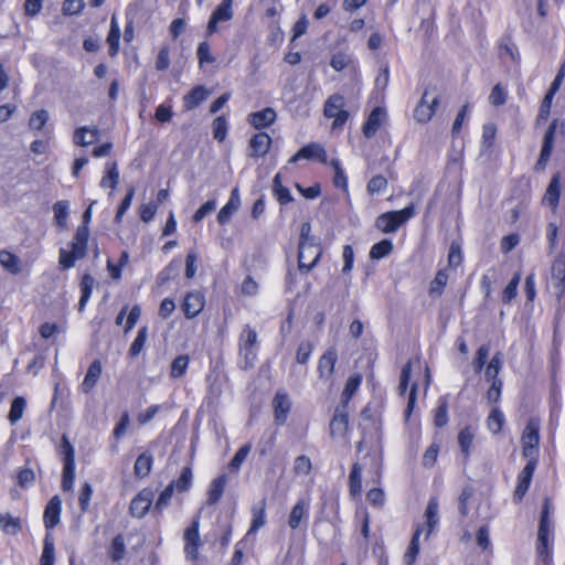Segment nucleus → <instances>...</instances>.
Instances as JSON below:
<instances>
[{"label": "nucleus", "instance_id": "obj_13", "mask_svg": "<svg viewBox=\"0 0 565 565\" xmlns=\"http://www.w3.org/2000/svg\"><path fill=\"white\" fill-rule=\"evenodd\" d=\"M537 461L536 460H527L524 468L518 476V484L514 491V500L520 502L525 495L526 491L532 481L533 473L536 469Z\"/></svg>", "mask_w": 565, "mask_h": 565}, {"label": "nucleus", "instance_id": "obj_22", "mask_svg": "<svg viewBox=\"0 0 565 565\" xmlns=\"http://www.w3.org/2000/svg\"><path fill=\"white\" fill-rule=\"evenodd\" d=\"M210 95V92L202 85L195 86L183 97V107L192 110L202 104Z\"/></svg>", "mask_w": 565, "mask_h": 565}, {"label": "nucleus", "instance_id": "obj_12", "mask_svg": "<svg viewBox=\"0 0 565 565\" xmlns=\"http://www.w3.org/2000/svg\"><path fill=\"white\" fill-rule=\"evenodd\" d=\"M349 418L345 405L335 408L333 418L330 422V435L334 439L344 438L348 431Z\"/></svg>", "mask_w": 565, "mask_h": 565}, {"label": "nucleus", "instance_id": "obj_1", "mask_svg": "<svg viewBox=\"0 0 565 565\" xmlns=\"http://www.w3.org/2000/svg\"><path fill=\"white\" fill-rule=\"evenodd\" d=\"M238 364L246 370L253 367L258 355V334L249 324L244 326L238 337Z\"/></svg>", "mask_w": 565, "mask_h": 565}, {"label": "nucleus", "instance_id": "obj_36", "mask_svg": "<svg viewBox=\"0 0 565 565\" xmlns=\"http://www.w3.org/2000/svg\"><path fill=\"white\" fill-rule=\"evenodd\" d=\"M0 264L6 270L13 275L21 271L20 258L8 250H0Z\"/></svg>", "mask_w": 565, "mask_h": 565}, {"label": "nucleus", "instance_id": "obj_21", "mask_svg": "<svg viewBox=\"0 0 565 565\" xmlns=\"http://www.w3.org/2000/svg\"><path fill=\"white\" fill-rule=\"evenodd\" d=\"M338 359L337 351L334 349H329L319 360L318 363V372L321 379L329 380L331 379L335 362Z\"/></svg>", "mask_w": 565, "mask_h": 565}, {"label": "nucleus", "instance_id": "obj_63", "mask_svg": "<svg viewBox=\"0 0 565 565\" xmlns=\"http://www.w3.org/2000/svg\"><path fill=\"white\" fill-rule=\"evenodd\" d=\"M196 56L201 67L206 63H213L215 61V58L211 54L210 44L206 41L201 42L199 44L196 50Z\"/></svg>", "mask_w": 565, "mask_h": 565}, {"label": "nucleus", "instance_id": "obj_4", "mask_svg": "<svg viewBox=\"0 0 565 565\" xmlns=\"http://www.w3.org/2000/svg\"><path fill=\"white\" fill-rule=\"evenodd\" d=\"M540 420L530 418L522 435V454L527 460H536L540 444Z\"/></svg>", "mask_w": 565, "mask_h": 565}, {"label": "nucleus", "instance_id": "obj_52", "mask_svg": "<svg viewBox=\"0 0 565 565\" xmlns=\"http://www.w3.org/2000/svg\"><path fill=\"white\" fill-rule=\"evenodd\" d=\"M504 424V415L499 408H493L488 416L487 426L493 434H499Z\"/></svg>", "mask_w": 565, "mask_h": 565}, {"label": "nucleus", "instance_id": "obj_9", "mask_svg": "<svg viewBox=\"0 0 565 565\" xmlns=\"http://www.w3.org/2000/svg\"><path fill=\"white\" fill-rule=\"evenodd\" d=\"M154 498V492L150 488H143L131 500L129 512L132 516L141 519L149 511Z\"/></svg>", "mask_w": 565, "mask_h": 565}, {"label": "nucleus", "instance_id": "obj_61", "mask_svg": "<svg viewBox=\"0 0 565 565\" xmlns=\"http://www.w3.org/2000/svg\"><path fill=\"white\" fill-rule=\"evenodd\" d=\"M520 279H521V276L518 273L510 280V282L508 284V286L504 288V290L502 292V301L503 302L509 303L516 297Z\"/></svg>", "mask_w": 565, "mask_h": 565}, {"label": "nucleus", "instance_id": "obj_14", "mask_svg": "<svg viewBox=\"0 0 565 565\" xmlns=\"http://www.w3.org/2000/svg\"><path fill=\"white\" fill-rule=\"evenodd\" d=\"M300 159H317L321 163H328V156L324 147L317 142H311L303 146L295 156L289 160L290 163H295Z\"/></svg>", "mask_w": 565, "mask_h": 565}, {"label": "nucleus", "instance_id": "obj_62", "mask_svg": "<svg viewBox=\"0 0 565 565\" xmlns=\"http://www.w3.org/2000/svg\"><path fill=\"white\" fill-rule=\"evenodd\" d=\"M250 449H252V446L249 444H246V445L242 446L236 451V454L234 455L233 459L231 460L230 468L232 470L237 471L241 468L242 463L247 458L248 454L250 452Z\"/></svg>", "mask_w": 565, "mask_h": 565}, {"label": "nucleus", "instance_id": "obj_49", "mask_svg": "<svg viewBox=\"0 0 565 565\" xmlns=\"http://www.w3.org/2000/svg\"><path fill=\"white\" fill-rule=\"evenodd\" d=\"M393 250V243L390 239H383L371 247L370 257L381 259L386 257Z\"/></svg>", "mask_w": 565, "mask_h": 565}, {"label": "nucleus", "instance_id": "obj_40", "mask_svg": "<svg viewBox=\"0 0 565 565\" xmlns=\"http://www.w3.org/2000/svg\"><path fill=\"white\" fill-rule=\"evenodd\" d=\"M361 382H362V377L360 374L351 375L348 379L344 390L341 395V405H345V407L348 408V404H349L351 397L354 395V393L359 388Z\"/></svg>", "mask_w": 565, "mask_h": 565}, {"label": "nucleus", "instance_id": "obj_34", "mask_svg": "<svg viewBox=\"0 0 565 565\" xmlns=\"http://www.w3.org/2000/svg\"><path fill=\"white\" fill-rule=\"evenodd\" d=\"M119 39H120V28L115 15L111 17L110 20V30L107 36V43L109 45V55L115 56L119 51Z\"/></svg>", "mask_w": 565, "mask_h": 565}, {"label": "nucleus", "instance_id": "obj_35", "mask_svg": "<svg viewBox=\"0 0 565 565\" xmlns=\"http://www.w3.org/2000/svg\"><path fill=\"white\" fill-rule=\"evenodd\" d=\"M119 182V171L116 162H107L105 166V175L100 180L102 188L115 189Z\"/></svg>", "mask_w": 565, "mask_h": 565}, {"label": "nucleus", "instance_id": "obj_43", "mask_svg": "<svg viewBox=\"0 0 565 565\" xmlns=\"http://www.w3.org/2000/svg\"><path fill=\"white\" fill-rule=\"evenodd\" d=\"M193 481V472L190 467H183L179 478L171 483H174V489L178 492H186L192 487Z\"/></svg>", "mask_w": 565, "mask_h": 565}, {"label": "nucleus", "instance_id": "obj_28", "mask_svg": "<svg viewBox=\"0 0 565 565\" xmlns=\"http://www.w3.org/2000/svg\"><path fill=\"white\" fill-rule=\"evenodd\" d=\"M266 524V501L262 500L252 508V524L247 535L256 533Z\"/></svg>", "mask_w": 565, "mask_h": 565}, {"label": "nucleus", "instance_id": "obj_6", "mask_svg": "<svg viewBox=\"0 0 565 565\" xmlns=\"http://www.w3.org/2000/svg\"><path fill=\"white\" fill-rule=\"evenodd\" d=\"M553 539V522L540 520L536 551L539 558L546 565L552 558Z\"/></svg>", "mask_w": 565, "mask_h": 565}, {"label": "nucleus", "instance_id": "obj_25", "mask_svg": "<svg viewBox=\"0 0 565 565\" xmlns=\"http://www.w3.org/2000/svg\"><path fill=\"white\" fill-rule=\"evenodd\" d=\"M89 237V230L87 225L77 227L72 242V249L75 250L77 257H85L87 250V243Z\"/></svg>", "mask_w": 565, "mask_h": 565}, {"label": "nucleus", "instance_id": "obj_42", "mask_svg": "<svg viewBox=\"0 0 565 565\" xmlns=\"http://www.w3.org/2000/svg\"><path fill=\"white\" fill-rule=\"evenodd\" d=\"M25 407L26 401L24 397L18 396L12 401L8 415L11 425H15L22 418Z\"/></svg>", "mask_w": 565, "mask_h": 565}, {"label": "nucleus", "instance_id": "obj_30", "mask_svg": "<svg viewBox=\"0 0 565 565\" xmlns=\"http://www.w3.org/2000/svg\"><path fill=\"white\" fill-rule=\"evenodd\" d=\"M98 130L96 128L81 127L74 132V143L76 146L86 147L94 143L97 140Z\"/></svg>", "mask_w": 565, "mask_h": 565}, {"label": "nucleus", "instance_id": "obj_31", "mask_svg": "<svg viewBox=\"0 0 565 565\" xmlns=\"http://www.w3.org/2000/svg\"><path fill=\"white\" fill-rule=\"evenodd\" d=\"M439 503L436 498H430L425 511L426 525L428 527L426 536L428 537L430 533L435 530L439 522Z\"/></svg>", "mask_w": 565, "mask_h": 565}, {"label": "nucleus", "instance_id": "obj_20", "mask_svg": "<svg viewBox=\"0 0 565 565\" xmlns=\"http://www.w3.org/2000/svg\"><path fill=\"white\" fill-rule=\"evenodd\" d=\"M309 516V500L299 499L290 511L288 525L296 530L300 526L302 519Z\"/></svg>", "mask_w": 565, "mask_h": 565}, {"label": "nucleus", "instance_id": "obj_33", "mask_svg": "<svg viewBox=\"0 0 565 565\" xmlns=\"http://www.w3.org/2000/svg\"><path fill=\"white\" fill-rule=\"evenodd\" d=\"M153 457L150 452L146 451L138 456L136 459L134 471L139 478L147 477L152 468Z\"/></svg>", "mask_w": 565, "mask_h": 565}, {"label": "nucleus", "instance_id": "obj_44", "mask_svg": "<svg viewBox=\"0 0 565 565\" xmlns=\"http://www.w3.org/2000/svg\"><path fill=\"white\" fill-rule=\"evenodd\" d=\"M499 278V271L495 267L489 268L481 277L480 286L484 292L486 298H489L492 292V286Z\"/></svg>", "mask_w": 565, "mask_h": 565}, {"label": "nucleus", "instance_id": "obj_29", "mask_svg": "<svg viewBox=\"0 0 565 565\" xmlns=\"http://www.w3.org/2000/svg\"><path fill=\"white\" fill-rule=\"evenodd\" d=\"M476 437V428L471 426L463 427L457 437L458 445L465 458H468L471 454V446Z\"/></svg>", "mask_w": 565, "mask_h": 565}, {"label": "nucleus", "instance_id": "obj_24", "mask_svg": "<svg viewBox=\"0 0 565 565\" xmlns=\"http://www.w3.org/2000/svg\"><path fill=\"white\" fill-rule=\"evenodd\" d=\"M275 119L276 111L270 107L249 115V124L256 129H262L270 126L275 121Z\"/></svg>", "mask_w": 565, "mask_h": 565}, {"label": "nucleus", "instance_id": "obj_53", "mask_svg": "<svg viewBox=\"0 0 565 565\" xmlns=\"http://www.w3.org/2000/svg\"><path fill=\"white\" fill-rule=\"evenodd\" d=\"M331 167L334 170L333 183L337 188H341L347 190L348 188V178L341 168V162L339 159L334 158L330 161Z\"/></svg>", "mask_w": 565, "mask_h": 565}, {"label": "nucleus", "instance_id": "obj_50", "mask_svg": "<svg viewBox=\"0 0 565 565\" xmlns=\"http://www.w3.org/2000/svg\"><path fill=\"white\" fill-rule=\"evenodd\" d=\"M148 339V328L142 327L139 329L137 337L132 341L130 348H129V355L131 358H135L141 353V351L145 348L146 341Z\"/></svg>", "mask_w": 565, "mask_h": 565}, {"label": "nucleus", "instance_id": "obj_18", "mask_svg": "<svg viewBox=\"0 0 565 565\" xmlns=\"http://www.w3.org/2000/svg\"><path fill=\"white\" fill-rule=\"evenodd\" d=\"M271 145V138L266 132H258L253 136L249 141L250 157L260 158L264 157Z\"/></svg>", "mask_w": 565, "mask_h": 565}, {"label": "nucleus", "instance_id": "obj_17", "mask_svg": "<svg viewBox=\"0 0 565 565\" xmlns=\"http://www.w3.org/2000/svg\"><path fill=\"white\" fill-rule=\"evenodd\" d=\"M273 406L276 422L284 424L291 407L288 394L285 392H277L273 401Z\"/></svg>", "mask_w": 565, "mask_h": 565}, {"label": "nucleus", "instance_id": "obj_58", "mask_svg": "<svg viewBox=\"0 0 565 565\" xmlns=\"http://www.w3.org/2000/svg\"><path fill=\"white\" fill-rule=\"evenodd\" d=\"M213 136L216 140L223 141L227 135V120L224 116H218L212 124Z\"/></svg>", "mask_w": 565, "mask_h": 565}, {"label": "nucleus", "instance_id": "obj_8", "mask_svg": "<svg viewBox=\"0 0 565 565\" xmlns=\"http://www.w3.org/2000/svg\"><path fill=\"white\" fill-rule=\"evenodd\" d=\"M321 257V247L318 243L299 245L298 265L305 273L310 271Z\"/></svg>", "mask_w": 565, "mask_h": 565}, {"label": "nucleus", "instance_id": "obj_48", "mask_svg": "<svg viewBox=\"0 0 565 565\" xmlns=\"http://www.w3.org/2000/svg\"><path fill=\"white\" fill-rule=\"evenodd\" d=\"M274 192L281 204H288L292 201L291 193L288 188L281 184V175L277 173L274 178Z\"/></svg>", "mask_w": 565, "mask_h": 565}, {"label": "nucleus", "instance_id": "obj_5", "mask_svg": "<svg viewBox=\"0 0 565 565\" xmlns=\"http://www.w3.org/2000/svg\"><path fill=\"white\" fill-rule=\"evenodd\" d=\"M344 97L340 94H333L324 103L323 114L328 118H333L332 128L342 127L349 119V111L345 110Z\"/></svg>", "mask_w": 565, "mask_h": 565}, {"label": "nucleus", "instance_id": "obj_39", "mask_svg": "<svg viewBox=\"0 0 565 565\" xmlns=\"http://www.w3.org/2000/svg\"><path fill=\"white\" fill-rule=\"evenodd\" d=\"M349 488L350 493L353 497L360 495L362 492V467L358 462L352 466V470L349 476Z\"/></svg>", "mask_w": 565, "mask_h": 565}, {"label": "nucleus", "instance_id": "obj_3", "mask_svg": "<svg viewBox=\"0 0 565 565\" xmlns=\"http://www.w3.org/2000/svg\"><path fill=\"white\" fill-rule=\"evenodd\" d=\"M559 134L561 136L565 135V125L564 122H559L558 119H553L551 124L548 125L545 135L543 137V143L540 157L535 163V170L543 171L545 170L551 154L554 149L555 138L556 135Z\"/></svg>", "mask_w": 565, "mask_h": 565}, {"label": "nucleus", "instance_id": "obj_46", "mask_svg": "<svg viewBox=\"0 0 565 565\" xmlns=\"http://www.w3.org/2000/svg\"><path fill=\"white\" fill-rule=\"evenodd\" d=\"M501 366H502L501 354L497 353L492 356V359L490 360V362L488 363V365L486 367L484 375H486L487 381H489L491 383L494 381H501L498 377Z\"/></svg>", "mask_w": 565, "mask_h": 565}, {"label": "nucleus", "instance_id": "obj_15", "mask_svg": "<svg viewBox=\"0 0 565 565\" xmlns=\"http://www.w3.org/2000/svg\"><path fill=\"white\" fill-rule=\"evenodd\" d=\"M204 296L199 291L188 292L182 302V310L188 319L196 317L204 308Z\"/></svg>", "mask_w": 565, "mask_h": 565}, {"label": "nucleus", "instance_id": "obj_37", "mask_svg": "<svg viewBox=\"0 0 565 565\" xmlns=\"http://www.w3.org/2000/svg\"><path fill=\"white\" fill-rule=\"evenodd\" d=\"M497 127L494 124H486L482 127L481 152L490 153L494 145Z\"/></svg>", "mask_w": 565, "mask_h": 565}, {"label": "nucleus", "instance_id": "obj_27", "mask_svg": "<svg viewBox=\"0 0 565 565\" xmlns=\"http://www.w3.org/2000/svg\"><path fill=\"white\" fill-rule=\"evenodd\" d=\"M559 195H561L559 175L555 174L552 178V180L545 191V194L543 196V203L551 206L553 209V211H555L557 207V204H558Z\"/></svg>", "mask_w": 565, "mask_h": 565}, {"label": "nucleus", "instance_id": "obj_64", "mask_svg": "<svg viewBox=\"0 0 565 565\" xmlns=\"http://www.w3.org/2000/svg\"><path fill=\"white\" fill-rule=\"evenodd\" d=\"M507 100V89L501 85L497 84L490 95H489V102L493 106H500L503 105Z\"/></svg>", "mask_w": 565, "mask_h": 565}, {"label": "nucleus", "instance_id": "obj_47", "mask_svg": "<svg viewBox=\"0 0 565 565\" xmlns=\"http://www.w3.org/2000/svg\"><path fill=\"white\" fill-rule=\"evenodd\" d=\"M234 0H222V2L213 11L212 15L220 22L228 21L233 18Z\"/></svg>", "mask_w": 565, "mask_h": 565}, {"label": "nucleus", "instance_id": "obj_56", "mask_svg": "<svg viewBox=\"0 0 565 565\" xmlns=\"http://www.w3.org/2000/svg\"><path fill=\"white\" fill-rule=\"evenodd\" d=\"M312 469L311 460L306 455L296 457L294 461V471L298 476H308Z\"/></svg>", "mask_w": 565, "mask_h": 565}, {"label": "nucleus", "instance_id": "obj_38", "mask_svg": "<svg viewBox=\"0 0 565 565\" xmlns=\"http://www.w3.org/2000/svg\"><path fill=\"white\" fill-rule=\"evenodd\" d=\"M423 529L418 526L412 537V541L404 554V565H413L419 553V536Z\"/></svg>", "mask_w": 565, "mask_h": 565}, {"label": "nucleus", "instance_id": "obj_41", "mask_svg": "<svg viewBox=\"0 0 565 565\" xmlns=\"http://www.w3.org/2000/svg\"><path fill=\"white\" fill-rule=\"evenodd\" d=\"M94 284H95V279L93 278L92 275L85 274L82 277V281H81L82 296H81V299L78 302L79 311H82L85 308L86 303L88 302V300L92 296V292H93Z\"/></svg>", "mask_w": 565, "mask_h": 565}, {"label": "nucleus", "instance_id": "obj_2", "mask_svg": "<svg viewBox=\"0 0 565 565\" xmlns=\"http://www.w3.org/2000/svg\"><path fill=\"white\" fill-rule=\"evenodd\" d=\"M414 214V205L409 204L403 210L381 214L376 217L375 226L385 234L395 233L398 227L411 220Z\"/></svg>", "mask_w": 565, "mask_h": 565}, {"label": "nucleus", "instance_id": "obj_23", "mask_svg": "<svg viewBox=\"0 0 565 565\" xmlns=\"http://www.w3.org/2000/svg\"><path fill=\"white\" fill-rule=\"evenodd\" d=\"M241 200L238 190L234 189L231 193L230 200L220 210L217 214V221L220 224H226L232 217L233 213L236 212L239 207Z\"/></svg>", "mask_w": 565, "mask_h": 565}, {"label": "nucleus", "instance_id": "obj_51", "mask_svg": "<svg viewBox=\"0 0 565 565\" xmlns=\"http://www.w3.org/2000/svg\"><path fill=\"white\" fill-rule=\"evenodd\" d=\"M448 274L446 269H440L434 280L430 282L429 294L431 296H440L448 281Z\"/></svg>", "mask_w": 565, "mask_h": 565}, {"label": "nucleus", "instance_id": "obj_16", "mask_svg": "<svg viewBox=\"0 0 565 565\" xmlns=\"http://www.w3.org/2000/svg\"><path fill=\"white\" fill-rule=\"evenodd\" d=\"M62 511V500L58 495H54L44 510V524L47 529H53L60 523Z\"/></svg>", "mask_w": 565, "mask_h": 565}, {"label": "nucleus", "instance_id": "obj_11", "mask_svg": "<svg viewBox=\"0 0 565 565\" xmlns=\"http://www.w3.org/2000/svg\"><path fill=\"white\" fill-rule=\"evenodd\" d=\"M551 284L555 296L559 300L565 294V255L555 258L552 265Z\"/></svg>", "mask_w": 565, "mask_h": 565}, {"label": "nucleus", "instance_id": "obj_10", "mask_svg": "<svg viewBox=\"0 0 565 565\" xmlns=\"http://www.w3.org/2000/svg\"><path fill=\"white\" fill-rule=\"evenodd\" d=\"M199 518L193 519L191 525L184 532V552L188 558L194 561L199 556L201 539L199 534Z\"/></svg>", "mask_w": 565, "mask_h": 565}, {"label": "nucleus", "instance_id": "obj_60", "mask_svg": "<svg viewBox=\"0 0 565 565\" xmlns=\"http://www.w3.org/2000/svg\"><path fill=\"white\" fill-rule=\"evenodd\" d=\"M54 542L51 536H46L44 541L43 552L41 555V565H54Z\"/></svg>", "mask_w": 565, "mask_h": 565}, {"label": "nucleus", "instance_id": "obj_7", "mask_svg": "<svg viewBox=\"0 0 565 565\" xmlns=\"http://www.w3.org/2000/svg\"><path fill=\"white\" fill-rule=\"evenodd\" d=\"M439 105L437 95H431L429 89H426L414 110V118L420 124L428 122L436 113Z\"/></svg>", "mask_w": 565, "mask_h": 565}, {"label": "nucleus", "instance_id": "obj_19", "mask_svg": "<svg viewBox=\"0 0 565 565\" xmlns=\"http://www.w3.org/2000/svg\"><path fill=\"white\" fill-rule=\"evenodd\" d=\"M386 111L382 107H375L367 117L366 122L363 125V134L366 138H372L383 120L385 119Z\"/></svg>", "mask_w": 565, "mask_h": 565}, {"label": "nucleus", "instance_id": "obj_59", "mask_svg": "<svg viewBox=\"0 0 565 565\" xmlns=\"http://www.w3.org/2000/svg\"><path fill=\"white\" fill-rule=\"evenodd\" d=\"M173 492L174 483L168 484L166 489L159 494L153 509L158 512H161L164 508H167L171 501Z\"/></svg>", "mask_w": 565, "mask_h": 565}, {"label": "nucleus", "instance_id": "obj_32", "mask_svg": "<svg viewBox=\"0 0 565 565\" xmlns=\"http://www.w3.org/2000/svg\"><path fill=\"white\" fill-rule=\"evenodd\" d=\"M227 478L225 475H222L215 478L209 488L207 492V504L213 505L217 503L224 492L226 486Z\"/></svg>", "mask_w": 565, "mask_h": 565}, {"label": "nucleus", "instance_id": "obj_54", "mask_svg": "<svg viewBox=\"0 0 565 565\" xmlns=\"http://www.w3.org/2000/svg\"><path fill=\"white\" fill-rule=\"evenodd\" d=\"M352 63V56L348 52H337L332 55L330 65L331 67L340 72L348 67Z\"/></svg>", "mask_w": 565, "mask_h": 565}, {"label": "nucleus", "instance_id": "obj_26", "mask_svg": "<svg viewBox=\"0 0 565 565\" xmlns=\"http://www.w3.org/2000/svg\"><path fill=\"white\" fill-rule=\"evenodd\" d=\"M102 374V363L99 360H95L88 366L87 373L84 377V381L81 385V388L84 393H89L96 385L99 376Z\"/></svg>", "mask_w": 565, "mask_h": 565}, {"label": "nucleus", "instance_id": "obj_55", "mask_svg": "<svg viewBox=\"0 0 565 565\" xmlns=\"http://www.w3.org/2000/svg\"><path fill=\"white\" fill-rule=\"evenodd\" d=\"M189 366V358L186 355L177 356L171 364L170 375L173 379L181 377L185 374Z\"/></svg>", "mask_w": 565, "mask_h": 565}, {"label": "nucleus", "instance_id": "obj_45", "mask_svg": "<svg viewBox=\"0 0 565 565\" xmlns=\"http://www.w3.org/2000/svg\"><path fill=\"white\" fill-rule=\"evenodd\" d=\"M53 212L57 226L65 228L68 216V202L64 200L55 202L53 205Z\"/></svg>", "mask_w": 565, "mask_h": 565}, {"label": "nucleus", "instance_id": "obj_57", "mask_svg": "<svg viewBox=\"0 0 565 565\" xmlns=\"http://www.w3.org/2000/svg\"><path fill=\"white\" fill-rule=\"evenodd\" d=\"M49 113L45 109L34 111L29 119V127L33 130H41L49 120Z\"/></svg>", "mask_w": 565, "mask_h": 565}]
</instances>
